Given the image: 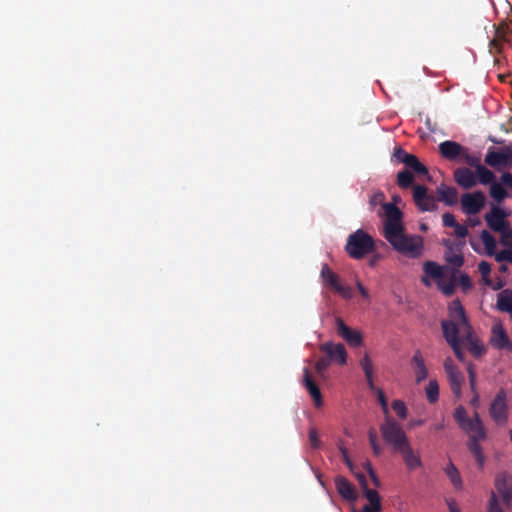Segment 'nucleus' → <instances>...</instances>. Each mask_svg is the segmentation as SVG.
Returning <instances> with one entry per match:
<instances>
[{
    "mask_svg": "<svg viewBox=\"0 0 512 512\" xmlns=\"http://www.w3.org/2000/svg\"><path fill=\"white\" fill-rule=\"evenodd\" d=\"M489 192L490 196L498 203H501L509 195L503 185L498 182H494L490 185Z\"/></svg>",
    "mask_w": 512,
    "mask_h": 512,
    "instance_id": "obj_35",
    "label": "nucleus"
},
{
    "mask_svg": "<svg viewBox=\"0 0 512 512\" xmlns=\"http://www.w3.org/2000/svg\"><path fill=\"white\" fill-rule=\"evenodd\" d=\"M496 492H512V476L506 472L500 473L495 479Z\"/></svg>",
    "mask_w": 512,
    "mask_h": 512,
    "instance_id": "obj_28",
    "label": "nucleus"
},
{
    "mask_svg": "<svg viewBox=\"0 0 512 512\" xmlns=\"http://www.w3.org/2000/svg\"><path fill=\"white\" fill-rule=\"evenodd\" d=\"M392 409L397 414V416L401 419H405L407 417V408L405 403L401 400H394L392 402Z\"/></svg>",
    "mask_w": 512,
    "mask_h": 512,
    "instance_id": "obj_40",
    "label": "nucleus"
},
{
    "mask_svg": "<svg viewBox=\"0 0 512 512\" xmlns=\"http://www.w3.org/2000/svg\"><path fill=\"white\" fill-rule=\"evenodd\" d=\"M496 307L501 312H512V291L503 290L498 294Z\"/></svg>",
    "mask_w": 512,
    "mask_h": 512,
    "instance_id": "obj_27",
    "label": "nucleus"
},
{
    "mask_svg": "<svg viewBox=\"0 0 512 512\" xmlns=\"http://www.w3.org/2000/svg\"><path fill=\"white\" fill-rule=\"evenodd\" d=\"M373 391L376 392V394H377L378 402L381 405L384 414L388 415V413H389L388 402H387V398H386L383 390L380 388H377L375 386V389Z\"/></svg>",
    "mask_w": 512,
    "mask_h": 512,
    "instance_id": "obj_43",
    "label": "nucleus"
},
{
    "mask_svg": "<svg viewBox=\"0 0 512 512\" xmlns=\"http://www.w3.org/2000/svg\"><path fill=\"white\" fill-rule=\"evenodd\" d=\"M427 400L430 403H435L439 397V385L436 380H430L426 389Z\"/></svg>",
    "mask_w": 512,
    "mask_h": 512,
    "instance_id": "obj_37",
    "label": "nucleus"
},
{
    "mask_svg": "<svg viewBox=\"0 0 512 512\" xmlns=\"http://www.w3.org/2000/svg\"><path fill=\"white\" fill-rule=\"evenodd\" d=\"M485 163L493 168H505L511 165L512 155L510 152L489 150L485 156Z\"/></svg>",
    "mask_w": 512,
    "mask_h": 512,
    "instance_id": "obj_19",
    "label": "nucleus"
},
{
    "mask_svg": "<svg viewBox=\"0 0 512 512\" xmlns=\"http://www.w3.org/2000/svg\"><path fill=\"white\" fill-rule=\"evenodd\" d=\"M320 351L326 354L331 363L344 365L347 362V351L342 343L325 342L320 345Z\"/></svg>",
    "mask_w": 512,
    "mask_h": 512,
    "instance_id": "obj_14",
    "label": "nucleus"
},
{
    "mask_svg": "<svg viewBox=\"0 0 512 512\" xmlns=\"http://www.w3.org/2000/svg\"><path fill=\"white\" fill-rule=\"evenodd\" d=\"M331 364L327 356L321 357L315 364V370L320 377L324 376L325 371Z\"/></svg>",
    "mask_w": 512,
    "mask_h": 512,
    "instance_id": "obj_41",
    "label": "nucleus"
},
{
    "mask_svg": "<svg viewBox=\"0 0 512 512\" xmlns=\"http://www.w3.org/2000/svg\"><path fill=\"white\" fill-rule=\"evenodd\" d=\"M461 208L467 215H475L479 213L485 206L486 197L482 191H474L465 193L461 196Z\"/></svg>",
    "mask_w": 512,
    "mask_h": 512,
    "instance_id": "obj_11",
    "label": "nucleus"
},
{
    "mask_svg": "<svg viewBox=\"0 0 512 512\" xmlns=\"http://www.w3.org/2000/svg\"><path fill=\"white\" fill-rule=\"evenodd\" d=\"M498 39H499V38H497V37H496L495 39L491 40V41H490V47H494V48H496V49L499 51V50H500L501 45H500V43H499V40H498Z\"/></svg>",
    "mask_w": 512,
    "mask_h": 512,
    "instance_id": "obj_64",
    "label": "nucleus"
},
{
    "mask_svg": "<svg viewBox=\"0 0 512 512\" xmlns=\"http://www.w3.org/2000/svg\"><path fill=\"white\" fill-rule=\"evenodd\" d=\"M303 381L304 386L309 392L311 398L314 401V404L316 407H320L323 405L322 395L321 391L316 384V382L313 380L312 375L308 368L303 369Z\"/></svg>",
    "mask_w": 512,
    "mask_h": 512,
    "instance_id": "obj_22",
    "label": "nucleus"
},
{
    "mask_svg": "<svg viewBox=\"0 0 512 512\" xmlns=\"http://www.w3.org/2000/svg\"><path fill=\"white\" fill-rule=\"evenodd\" d=\"M385 199V195L383 192L381 191H378L376 193H374L370 199H369V203L372 207H375L376 205L378 204H381Z\"/></svg>",
    "mask_w": 512,
    "mask_h": 512,
    "instance_id": "obj_49",
    "label": "nucleus"
},
{
    "mask_svg": "<svg viewBox=\"0 0 512 512\" xmlns=\"http://www.w3.org/2000/svg\"><path fill=\"white\" fill-rule=\"evenodd\" d=\"M372 450H373V453L375 455H380L381 452H382V447L380 446L379 442L375 443L374 445H370Z\"/></svg>",
    "mask_w": 512,
    "mask_h": 512,
    "instance_id": "obj_61",
    "label": "nucleus"
},
{
    "mask_svg": "<svg viewBox=\"0 0 512 512\" xmlns=\"http://www.w3.org/2000/svg\"><path fill=\"white\" fill-rule=\"evenodd\" d=\"M395 452L401 454L403 461L406 465V468L409 471H413L422 466V460L418 452H415L410 444V442L406 443L402 447H400Z\"/></svg>",
    "mask_w": 512,
    "mask_h": 512,
    "instance_id": "obj_18",
    "label": "nucleus"
},
{
    "mask_svg": "<svg viewBox=\"0 0 512 512\" xmlns=\"http://www.w3.org/2000/svg\"><path fill=\"white\" fill-rule=\"evenodd\" d=\"M411 364L414 369L416 382L420 383V382L424 381L428 376V370L426 368L424 358L419 350H417L414 353V355L411 359Z\"/></svg>",
    "mask_w": 512,
    "mask_h": 512,
    "instance_id": "obj_24",
    "label": "nucleus"
},
{
    "mask_svg": "<svg viewBox=\"0 0 512 512\" xmlns=\"http://www.w3.org/2000/svg\"><path fill=\"white\" fill-rule=\"evenodd\" d=\"M444 428H445V425H444V423H442V422H441V423L434 424V425H432V426L430 427V429H431L432 431H435V432L441 431V430H443Z\"/></svg>",
    "mask_w": 512,
    "mask_h": 512,
    "instance_id": "obj_63",
    "label": "nucleus"
},
{
    "mask_svg": "<svg viewBox=\"0 0 512 512\" xmlns=\"http://www.w3.org/2000/svg\"><path fill=\"white\" fill-rule=\"evenodd\" d=\"M497 495L500 496L502 502L505 505L509 506L511 504V502H512V492H508V491L507 492H497L496 496Z\"/></svg>",
    "mask_w": 512,
    "mask_h": 512,
    "instance_id": "obj_53",
    "label": "nucleus"
},
{
    "mask_svg": "<svg viewBox=\"0 0 512 512\" xmlns=\"http://www.w3.org/2000/svg\"><path fill=\"white\" fill-rule=\"evenodd\" d=\"M495 259L497 262L508 261L512 263V250H501L499 253L495 254Z\"/></svg>",
    "mask_w": 512,
    "mask_h": 512,
    "instance_id": "obj_46",
    "label": "nucleus"
},
{
    "mask_svg": "<svg viewBox=\"0 0 512 512\" xmlns=\"http://www.w3.org/2000/svg\"><path fill=\"white\" fill-rule=\"evenodd\" d=\"M489 343L494 349L512 352V341L501 321H497L492 325Z\"/></svg>",
    "mask_w": 512,
    "mask_h": 512,
    "instance_id": "obj_12",
    "label": "nucleus"
},
{
    "mask_svg": "<svg viewBox=\"0 0 512 512\" xmlns=\"http://www.w3.org/2000/svg\"><path fill=\"white\" fill-rule=\"evenodd\" d=\"M344 463L347 465V467L349 468V470L351 471V473L354 476H355V473H358L357 471H355V466H354L353 462L351 461L350 457L345 459Z\"/></svg>",
    "mask_w": 512,
    "mask_h": 512,
    "instance_id": "obj_59",
    "label": "nucleus"
},
{
    "mask_svg": "<svg viewBox=\"0 0 512 512\" xmlns=\"http://www.w3.org/2000/svg\"><path fill=\"white\" fill-rule=\"evenodd\" d=\"M368 440L370 445H374L378 442V435L374 428L368 430Z\"/></svg>",
    "mask_w": 512,
    "mask_h": 512,
    "instance_id": "obj_55",
    "label": "nucleus"
},
{
    "mask_svg": "<svg viewBox=\"0 0 512 512\" xmlns=\"http://www.w3.org/2000/svg\"><path fill=\"white\" fill-rule=\"evenodd\" d=\"M487 512H504L494 491L491 492L488 501Z\"/></svg>",
    "mask_w": 512,
    "mask_h": 512,
    "instance_id": "obj_39",
    "label": "nucleus"
},
{
    "mask_svg": "<svg viewBox=\"0 0 512 512\" xmlns=\"http://www.w3.org/2000/svg\"><path fill=\"white\" fill-rule=\"evenodd\" d=\"M444 369L448 378L450 389L456 398H460L462 394V384L464 376L458 367L454 364L450 357L444 361Z\"/></svg>",
    "mask_w": 512,
    "mask_h": 512,
    "instance_id": "obj_10",
    "label": "nucleus"
},
{
    "mask_svg": "<svg viewBox=\"0 0 512 512\" xmlns=\"http://www.w3.org/2000/svg\"><path fill=\"white\" fill-rule=\"evenodd\" d=\"M309 443L313 449H317L320 447L319 435L316 428L309 429Z\"/></svg>",
    "mask_w": 512,
    "mask_h": 512,
    "instance_id": "obj_45",
    "label": "nucleus"
},
{
    "mask_svg": "<svg viewBox=\"0 0 512 512\" xmlns=\"http://www.w3.org/2000/svg\"><path fill=\"white\" fill-rule=\"evenodd\" d=\"M335 328L337 334L343 338L350 346L359 347L363 344V338L358 330L348 327L342 318L337 317L335 320Z\"/></svg>",
    "mask_w": 512,
    "mask_h": 512,
    "instance_id": "obj_15",
    "label": "nucleus"
},
{
    "mask_svg": "<svg viewBox=\"0 0 512 512\" xmlns=\"http://www.w3.org/2000/svg\"><path fill=\"white\" fill-rule=\"evenodd\" d=\"M458 270H454L452 277L449 280H445L443 277L437 281L438 288L442 291V293L446 296H451L456 287V273Z\"/></svg>",
    "mask_w": 512,
    "mask_h": 512,
    "instance_id": "obj_29",
    "label": "nucleus"
},
{
    "mask_svg": "<svg viewBox=\"0 0 512 512\" xmlns=\"http://www.w3.org/2000/svg\"><path fill=\"white\" fill-rule=\"evenodd\" d=\"M506 213L499 207H492L490 212L485 214L487 226L494 232L501 231L509 223L505 220Z\"/></svg>",
    "mask_w": 512,
    "mask_h": 512,
    "instance_id": "obj_17",
    "label": "nucleus"
},
{
    "mask_svg": "<svg viewBox=\"0 0 512 512\" xmlns=\"http://www.w3.org/2000/svg\"><path fill=\"white\" fill-rule=\"evenodd\" d=\"M467 372H468V377L469 378L476 377V372L474 370V366H473L472 363H469V365L467 367Z\"/></svg>",
    "mask_w": 512,
    "mask_h": 512,
    "instance_id": "obj_62",
    "label": "nucleus"
},
{
    "mask_svg": "<svg viewBox=\"0 0 512 512\" xmlns=\"http://www.w3.org/2000/svg\"><path fill=\"white\" fill-rule=\"evenodd\" d=\"M424 272L430 276L431 278L435 279L436 282L443 277V269L440 265H438L436 262L427 261L424 263L423 266Z\"/></svg>",
    "mask_w": 512,
    "mask_h": 512,
    "instance_id": "obj_34",
    "label": "nucleus"
},
{
    "mask_svg": "<svg viewBox=\"0 0 512 512\" xmlns=\"http://www.w3.org/2000/svg\"><path fill=\"white\" fill-rule=\"evenodd\" d=\"M360 366L364 372L369 389L374 390L375 384H374V379H373V375H374L373 363L367 353H365L364 356L362 357V359L360 360Z\"/></svg>",
    "mask_w": 512,
    "mask_h": 512,
    "instance_id": "obj_26",
    "label": "nucleus"
},
{
    "mask_svg": "<svg viewBox=\"0 0 512 512\" xmlns=\"http://www.w3.org/2000/svg\"><path fill=\"white\" fill-rule=\"evenodd\" d=\"M458 284L463 288V290H469L472 288V281L467 274H461L458 278Z\"/></svg>",
    "mask_w": 512,
    "mask_h": 512,
    "instance_id": "obj_48",
    "label": "nucleus"
},
{
    "mask_svg": "<svg viewBox=\"0 0 512 512\" xmlns=\"http://www.w3.org/2000/svg\"><path fill=\"white\" fill-rule=\"evenodd\" d=\"M357 288H358V291L360 292V294L368 299L369 298V293H368V290L361 284V282H357Z\"/></svg>",
    "mask_w": 512,
    "mask_h": 512,
    "instance_id": "obj_57",
    "label": "nucleus"
},
{
    "mask_svg": "<svg viewBox=\"0 0 512 512\" xmlns=\"http://www.w3.org/2000/svg\"><path fill=\"white\" fill-rule=\"evenodd\" d=\"M501 182L503 185L512 189V174L505 172L501 175Z\"/></svg>",
    "mask_w": 512,
    "mask_h": 512,
    "instance_id": "obj_54",
    "label": "nucleus"
},
{
    "mask_svg": "<svg viewBox=\"0 0 512 512\" xmlns=\"http://www.w3.org/2000/svg\"><path fill=\"white\" fill-rule=\"evenodd\" d=\"M438 148L443 158L452 161L461 158L465 147L455 141L446 140Z\"/></svg>",
    "mask_w": 512,
    "mask_h": 512,
    "instance_id": "obj_21",
    "label": "nucleus"
},
{
    "mask_svg": "<svg viewBox=\"0 0 512 512\" xmlns=\"http://www.w3.org/2000/svg\"><path fill=\"white\" fill-rule=\"evenodd\" d=\"M344 463L347 465V467L349 468V470L351 471V473L354 476H355V473H358L357 471H355V466H354L353 462L351 461L350 457L345 459Z\"/></svg>",
    "mask_w": 512,
    "mask_h": 512,
    "instance_id": "obj_60",
    "label": "nucleus"
},
{
    "mask_svg": "<svg viewBox=\"0 0 512 512\" xmlns=\"http://www.w3.org/2000/svg\"><path fill=\"white\" fill-rule=\"evenodd\" d=\"M454 233L458 238H464L468 235V228L465 225L458 223L454 227Z\"/></svg>",
    "mask_w": 512,
    "mask_h": 512,
    "instance_id": "obj_51",
    "label": "nucleus"
},
{
    "mask_svg": "<svg viewBox=\"0 0 512 512\" xmlns=\"http://www.w3.org/2000/svg\"><path fill=\"white\" fill-rule=\"evenodd\" d=\"M478 270H479V272L481 273V275L483 277H486L491 272V265L488 262H486V261H481L478 264Z\"/></svg>",
    "mask_w": 512,
    "mask_h": 512,
    "instance_id": "obj_52",
    "label": "nucleus"
},
{
    "mask_svg": "<svg viewBox=\"0 0 512 512\" xmlns=\"http://www.w3.org/2000/svg\"><path fill=\"white\" fill-rule=\"evenodd\" d=\"M453 177L455 182L463 189H471L477 184L476 173L467 168L459 167L454 170Z\"/></svg>",
    "mask_w": 512,
    "mask_h": 512,
    "instance_id": "obj_20",
    "label": "nucleus"
},
{
    "mask_svg": "<svg viewBox=\"0 0 512 512\" xmlns=\"http://www.w3.org/2000/svg\"><path fill=\"white\" fill-rule=\"evenodd\" d=\"M501 235V242L506 244L509 239L512 238V230L510 225H506L501 231H497Z\"/></svg>",
    "mask_w": 512,
    "mask_h": 512,
    "instance_id": "obj_50",
    "label": "nucleus"
},
{
    "mask_svg": "<svg viewBox=\"0 0 512 512\" xmlns=\"http://www.w3.org/2000/svg\"><path fill=\"white\" fill-rule=\"evenodd\" d=\"M477 182L483 185H488L494 183L495 175L484 165L479 166L477 170H475Z\"/></svg>",
    "mask_w": 512,
    "mask_h": 512,
    "instance_id": "obj_31",
    "label": "nucleus"
},
{
    "mask_svg": "<svg viewBox=\"0 0 512 512\" xmlns=\"http://www.w3.org/2000/svg\"><path fill=\"white\" fill-rule=\"evenodd\" d=\"M393 157L398 163H403L406 166L405 169L410 170L413 174L417 176L428 175L427 167L419 161L417 156L408 153L403 148H396L394 150Z\"/></svg>",
    "mask_w": 512,
    "mask_h": 512,
    "instance_id": "obj_9",
    "label": "nucleus"
},
{
    "mask_svg": "<svg viewBox=\"0 0 512 512\" xmlns=\"http://www.w3.org/2000/svg\"><path fill=\"white\" fill-rule=\"evenodd\" d=\"M448 316L452 318L457 327H460L462 339L465 342L469 353L475 358H480L485 354L486 348L481 340L475 336L474 329L471 326L465 309L458 299L453 300L448 306Z\"/></svg>",
    "mask_w": 512,
    "mask_h": 512,
    "instance_id": "obj_3",
    "label": "nucleus"
},
{
    "mask_svg": "<svg viewBox=\"0 0 512 512\" xmlns=\"http://www.w3.org/2000/svg\"><path fill=\"white\" fill-rule=\"evenodd\" d=\"M380 432L387 444L391 445L394 451L409 442L402 426L393 418L387 416L380 426Z\"/></svg>",
    "mask_w": 512,
    "mask_h": 512,
    "instance_id": "obj_5",
    "label": "nucleus"
},
{
    "mask_svg": "<svg viewBox=\"0 0 512 512\" xmlns=\"http://www.w3.org/2000/svg\"><path fill=\"white\" fill-rule=\"evenodd\" d=\"M489 415L499 426H503L507 423L509 408L507 404V393L504 389H500L496 393L489 407Z\"/></svg>",
    "mask_w": 512,
    "mask_h": 512,
    "instance_id": "obj_8",
    "label": "nucleus"
},
{
    "mask_svg": "<svg viewBox=\"0 0 512 512\" xmlns=\"http://www.w3.org/2000/svg\"><path fill=\"white\" fill-rule=\"evenodd\" d=\"M446 261L456 269L464 264V258L461 254H452L446 256Z\"/></svg>",
    "mask_w": 512,
    "mask_h": 512,
    "instance_id": "obj_44",
    "label": "nucleus"
},
{
    "mask_svg": "<svg viewBox=\"0 0 512 512\" xmlns=\"http://www.w3.org/2000/svg\"><path fill=\"white\" fill-rule=\"evenodd\" d=\"M460 160H462L470 167L475 168V170H477L479 166H482L480 156L470 154L468 148L466 147L464 148V152L462 153Z\"/></svg>",
    "mask_w": 512,
    "mask_h": 512,
    "instance_id": "obj_36",
    "label": "nucleus"
},
{
    "mask_svg": "<svg viewBox=\"0 0 512 512\" xmlns=\"http://www.w3.org/2000/svg\"><path fill=\"white\" fill-rule=\"evenodd\" d=\"M439 200L448 206L456 205L458 202V191L454 187L440 186L437 188Z\"/></svg>",
    "mask_w": 512,
    "mask_h": 512,
    "instance_id": "obj_25",
    "label": "nucleus"
},
{
    "mask_svg": "<svg viewBox=\"0 0 512 512\" xmlns=\"http://www.w3.org/2000/svg\"><path fill=\"white\" fill-rule=\"evenodd\" d=\"M496 37L500 40L509 42L512 40V27L508 23H501L496 28Z\"/></svg>",
    "mask_w": 512,
    "mask_h": 512,
    "instance_id": "obj_38",
    "label": "nucleus"
},
{
    "mask_svg": "<svg viewBox=\"0 0 512 512\" xmlns=\"http://www.w3.org/2000/svg\"><path fill=\"white\" fill-rule=\"evenodd\" d=\"M345 251L352 259H362L375 251L374 239L363 229H358L348 236Z\"/></svg>",
    "mask_w": 512,
    "mask_h": 512,
    "instance_id": "obj_4",
    "label": "nucleus"
},
{
    "mask_svg": "<svg viewBox=\"0 0 512 512\" xmlns=\"http://www.w3.org/2000/svg\"><path fill=\"white\" fill-rule=\"evenodd\" d=\"M335 487L338 494L346 501L355 502L358 498V493L353 484L344 476L337 475L334 479Z\"/></svg>",
    "mask_w": 512,
    "mask_h": 512,
    "instance_id": "obj_16",
    "label": "nucleus"
},
{
    "mask_svg": "<svg viewBox=\"0 0 512 512\" xmlns=\"http://www.w3.org/2000/svg\"><path fill=\"white\" fill-rule=\"evenodd\" d=\"M445 473L450 479L451 483L457 490H461L463 488L462 478L457 467L450 461L448 466L445 468Z\"/></svg>",
    "mask_w": 512,
    "mask_h": 512,
    "instance_id": "obj_30",
    "label": "nucleus"
},
{
    "mask_svg": "<svg viewBox=\"0 0 512 512\" xmlns=\"http://www.w3.org/2000/svg\"><path fill=\"white\" fill-rule=\"evenodd\" d=\"M396 182L401 189H408L413 185L414 175L410 170L403 169L397 173Z\"/></svg>",
    "mask_w": 512,
    "mask_h": 512,
    "instance_id": "obj_32",
    "label": "nucleus"
},
{
    "mask_svg": "<svg viewBox=\"0 0 512 512\" xmlns=\"http://www.w3.org/2000/svg\"><path fill=\"white\" fill-rule=\"evenodd\" d=\"M413 199L421 211H434L437 208L435 197L428 194V189L423 185L413 187Z\"/></svg>",
    "mask_w": 512,
    "mask_h": 512,
    "instance_id": "obj_13",
    "label": "nucleus"
},
{
    "mask_svg": "<svg viewBox=\"0 0 512 512\" xmlns=\"http://www.w3.org/2000/svg\"><path fill=\"white\" fill-rule=\"evenodd\" d=\"M355 477L363 491V495L368 500V505L382 506L381 498L378 492L374 489L368 488L367 479L364 473H355Z\"/></svg>",
    "mask_w": 512,
    "mask_h": 512,
    "instance_id": "obj_23",
    "label": "nucleus"
},
{
    "mask_svg": "<svg viewBox=\"0 0 512 512\" xmlns=\"http://www.w3.org/2000/svg\"><path fill=\"white\" fill-rule=\"evenodd\" d=\"M324 287L330 289L345 299L353 297L352 288L341 283L340 277L336 274L328 264H324L320 273Z\"/></svg>",
    "mask_w": 512,
    "mask_h": 512,
    "instance_id": "obj_7",
    "label": "nucleus"
},
{
    "mask_svg": "<svg viewBox=\"0 0 512 512\" xmlns=\"http://www.w3.org/2000/svg\"><path fill=\"white\" fill-rule=\"evenodd\" d=\"M442 222L445 227L454 228L458 224V222L455 219V216L449 212L443 214Z\"/></svg>",
    "mask_w": 512,
    "mask_h": 512,
    "instance_id": "obj_47",
    "label": "nucleus"
},
{
    "mask_svg": "<svg viewBox=\"0 0 512 512\" xmlns=\"http://www.w3.org/2000/svg\"><path fill=\"white\" fill-rule=\"evenodd\" d=\"M344 463L347 465V467L349 468V470L351 471V473L354 476H355V473H358L357 471H355V466H354L353 462L351 461L350 457L345 459Z\"/></svg>",
    "mask_w": 512,
    "mask_h": 512,
    "instance_id": "obj_58",
    "label": "nucleus"
},
{
    "mask_svg": "<svg viewBox=\"0 0 512 512\" xmlns=\"http://www.w3.org/2000/svg\"><path fill=\"white\" fill-rule=\"evenodd\" d=\"M441 328L443 336L452 348L456 358L463 362L465 360V353L461 348L460 327H457V324L454 323L453 319L449 318L441 322Z\"/></svg>",
    "mask_w": 512,
    "mask_h": 512,
    "instance_id": "obj_6",
    "label": "nucleus"
},
{
    "mask_svg": "<svg viewBox=\"0 0 512 512\" xmlns=\"http://www.w3.org/2000/svg\"><path fill=\"white\" fill-rule=\"evenodd\" d=\"M363 468L368 472L370 479L375 487H380L381 482L377 474L375 473L371 463L369 461H365L363 463Z\"/></svg>",
    "mask_w": 512,
    "mask_h": 512,
    "instance_id": "obj_42",
    "label": "nucleus"
},
{
    "mask_svg": "<svg viewBox=\"0 0 512 512\" xmlns=\"http://www.w3.org/2000/svg\"><path fill=\"white\" fill-rule=\"evenodd\" d=\"M481 240L485 247L486 254L488 256H494L496 254V240L495 238L487 231L483 230L481 232Z\"/></svg>",
    "mask_w": 512,
    "mask_h": 512,
    "instance_id": "obj_33",
    "label": "nucleus"
},
{
    "mask_svg": "<svg viewBox=\"0 0 512 512\" xmlns=\"http://www.w3.org/2000/svg\"><path fill=\"white\" fill-rule=\"evenodd\" d=\"M453 417L459 428L468 435L467 448L475 458L479 469H482L485 464V455L480 442L487 438V431L479 413L475 411L473 417H469L466 409L459 405L455 408Z\"/></svg>",
    "mask_w": 512,
    "mask_h": 512,
    "instance_id": "obj_2",
    "label": "nucleus"
},
{
    "mask_svg": "<svg viewBox=\"0 0 512 512\" xmlns=\"http://www.w3.org/2000/svg\"><path fill=\"white\" fill-rule=\"evenodd\" d=\"M385 212L383 236L392 247L401 254L410 258H417L421 255L423 245L421 237L408 236L404 233L402 223L403 214L393 203H384Z\"/></svg>",
    "mask_w": 512,
    "mask_h": 512,
    "instance_id": "obj_1",
    "label": "nucleus"
},
{
    "mask_svg": "<svg viewBox=\"0 0 512 512\" xmlns=\"http://www.w3.org/2000/svg\"><path fill=\"white\" fill-rule=\"evenodd\" d=\"M446 504H447L450 512H461L460 509L457 507L455 500L447 499Z\"/></svg>",
    "mask_w": 512,
    "mask_h": 512,
    "instance_id": "obj_56",
    "label": "nucleus"
}]
</instances>
